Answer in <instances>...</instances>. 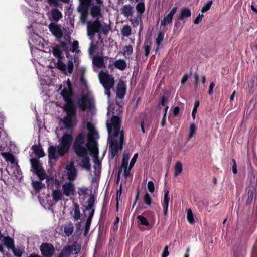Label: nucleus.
I'll list each match as a JSON object with an SVG mask.
<instances>
[{
  "instance_id": "f257e3e1",
  "label": "nucleus",
  "mask_w": 257,
  "mask_h": 257,
  "mask_svg": "<svg viewBox=\"0 0 257 257\" xmlns=\"http://www.w3.org/2000/svg\"><path fill=\"white\" fill-rule=\"evenodd\" d=\"M86 127L88 130L87 142H85L86 134L82 131L76 138L73 147L77 156L76 159L77 166L81 169L86 171H90L91 166L90 160L88 156V150L94 158V165L92 182H95L99 179L101 169V162L97 159L98 149L96 139L99 138V135L91 122H87Z\"/></svg>"
},
{
  "instance_id": "f03ea898",
  "label": "nucleus",
  "mask_w": 257,
  "mask_h": 257,
  "mask_svg": "<svg viewBox=\"0 0 257 257\" xmlns=\"http://www.w3.org/2000/svg\"><path fill=\"white\" fill-rule=\"evenodd\" d=\"M63 100L62 102H57V105L62 107L66 112V116L61 120L65 126L71 128L76 122V109L72 101V91L69 79L61 84L58 89Z\"/></svg>"
},
{
  "instance_id": "7ed1b4c3",
  "label": "nucleus",
  "mask_w": 257,
  "mask_h": 257,
  "mask_svg": "<svg viewBox=\"0 0 257 257\" xmlns=\"http://www.w3.org/2000/svg\"><path fill=\"white\" fill-rule=\"evenodd\" d=\"M120 118L116 116H113L111 119V122L107 123L112 158L114 157L122 147L124 134L123 131L120 129Z\"/></svg>"
},
{
  "instance_id": "20e7f679",
  "label": "nucleus",
  "mask_w": 257,
  "mask_h": 257,
  "mask_svg": "<svg viewBox=\"0 0 257 257\" xmlns=\"http://www.w3.org/2000/svg\"><path fill=\"white\" fill-rule=\"evenodd\" d=\"M51 52L53 55L58 59L56 64L57 68L62 70L65 74H71L73 71V62L72 60L68 61V65H66L62 62V59L63 57V53L65 52L66 56L69 58L68 47L67 44L62 42L59 45H55L52 47Z\"/></svg>"
},
{
  "instance_id": "39448f33",
  "label": "nucleus",
  "mask_w": 257,
  "mask_h": 257,
  "mask_svg": "<svg viewBox=\"0 0 257 257\" xmlns=\"http://www.w3.org/2000/svg\"><path fill=\"white\" fill-rule=\"evenodd\" d=\"M71 134L65 133L59 140V144L50 146L49 148V157L51 159H57L63 156L68 150L72 142Z\"/></svg>"
},
{
  "instance_id": "423d86ee",
  "label": "nucleus",
  "mask_w": 257,
  "mask_h": 257,
  "mask_svg": "<svg viewBox=\"0 0 257 257\" xmlns=\"http://www.w3.org/2000/svg\"><path fill=\"white\" fill-rule=\"evenodd\" d=\"M32 149L35 156L34 158L30 159L32 168L41 180H44L46 178L47 175L42 169L41 164L39 161L40 158L44 156V152L41 146L36 145H33L32 147Z\"/></svg>"
},
{
  "instance_id": "0eeeda50",
  "label": "nucleus",
  "mask_w": 257,
  "mask_h": 257,
  "mask_svg": "<svg viewBox=\"0 0 257 257\" xmlns=\"http://www.w3.org/2000/svg\"><path fill=\"white\" fill-rule=\"evenodd\" d=\"M87 34L89 36H93L95 33H103L107 35L109 31V27L104 23H101L98 20L94 22H87Z\"/></svg>"
},
{
  "instance_id": "6e6552de",
  "label": "nucleus",
  "mask_w": 257,
  "mask_h": 257,
  "mask_svg": "<svg viewBox=\"0 0 257 257\" xmlns=\"http://www.w3.org/2000/svg\"><path fill=\"white\" fill-rule=\"evenodd\" d=\"M138 153H135L134 154L133 157L131 159L129 166L128 167V160L130 159V155H128V154H127L126 153H123V156L122 160V164H121V167H120V168L119 169V171H118V176L120 175L121 172L123 170L124 171L123 175H124V176L125 178H127V177H128L131 175L130 171H131V169L132 168V167H133V166L134 165V164L137 160V159L138 158Z\"/></svg>"
},
{
  "instance_id": "1a4fd4ad",
  "label": "nucleus",
  "mask_w": 257,
  "mask_h": 257,
  "mask_svg": "<svg viewBox=\"0 0 257 257\" xmlns=\"http://www.w3.org/2000/svg\"><path fill=\"white\" fill-rule=\"evenodd\" d=\"M99 78L101 84L105 89V94L109 98L110 96V90L113 87L114 84V78L107 72L101 71L99 73Z\"/></svg>"
},
{
  "instance_id": "9d476101",
  "label": "nucleus",
  "mask_w": 257,
  "mask_h": 257,
  "mask_svg": "<svg viewBox=\"0 0 257 257\" xmlns=\"http://www.w3.org/2000/svg\"><path fill=\"white\" fill-rule=\"evenodd\" d=\"M36 70L40 81V84L41 85H52L56 82L57 78L54 74H53L54 73L55 70H56V69H54L53 70V69L51 68H48L46 75L42 74L41 72H39L38 71L37 68H36Z\"/></svg>"
},
{
  "instance_id": "9b49d317",
  "label": "nucleus",
  "mask_w": 257,
  "mask_h": 257,
  "mask_svg": "<svg viewBox=\"0 0 257 257\" xmlns=\"http://www.w3.org/2000/svg\"><path fill=\"white\" fill-rule=\"evenodd\" d=\"M78 104L83 111L91 109L93 105V100L92 96L89 93L84 95L79 100Z\"/></svg>"
},
{
  "instance_id": "f8f14e48",
  "label": "nucleus",
  "mask_w": 257,
  "mask_h": 257,
  "mask_svg": "<svg viewBox=\"0 0 257 257\" xmlns=\"http://www.w3.org/2000/svg\"><path fill=\"white\" fill-rule=\"evenodd\" d=\"M67 176L69 181H74L77 176V171L74 166V161L68 162L66 166Z\"/></svg>"
},
{
  "instance_id": "ddd939ff",
  "label": "nucleus",
  "mask_w": 257,
  "mask_h": 257,
  "mask_svg": "<svg viewBox=\"0 0 257 257\" xmlns=\"http://www.w3.org/2000/svg\"><path fill=\"white\" fill-rule=\"evenodd\" d=\"M62 190L64 195L68 197L74 195L75 191L74 183L70 181L65 182L62 185Z\"/></svg>"
},
{
  "instance_id": "4468645a",
  "label": "nucleus",
  "mask_w": 257,
  "mask_h": 257,
  "mask_svg": "<svg viewBox=\"0 0 257 257\" xmlns=\"http://www.w3.org/2000/svg\"><path fill=\"white\" fill-rule=\"evenodd\" d=\"M42 255L45 257H51L54 252V248L52 245L43 243L40 246Z\"/></svg>"
},
{
  "instance_id": "2eb2a0df",
  "label": "nucleus",
  "mask_w": 257,
  "mask_h": 257,
  "mask_svg": "<svg viewBox=\"0 0 257 257\" xmlns=\"http://www.w3.org/2000/svg\"><path fill=\"white\" fill-rule=\"evenodd\" d=\"M49 29L50 31L57 38H61L62 37L63 33L60 25L54 23H51L49 25Z\"/></svg>"
},
{
  "instance_id": "dca6fc26",
  "label": "nucleus",
  "mask_w": 257,
  "mask_h": 257,
  "mask_svg": "<svg viewBox=\"0 0 257 257\" xmlns=\"http://www.w3.org/2000/svg\"><path fill=\"white\" fill-rule=\"evenodd\" d=\"M63 249L66 251L69 256L71 254L75 255L80 252L81 246L76 242H75L71 245L64 247Z\"/></svg>"
},
{
  "instance_id": "f3484780",
  "label": "nucleus",
  "mask_w": 257,
  "mask_h": 257,
  "mask_svg": "<svg viewBox=\"0 0 257 257\" xmlns=\"http://www.w3.org/2000/svg\"><path fill=\"white\" fill-rule=\"evenodd\" d=\"M49 19L58 22L62 18V13L57 8L52 9L49 13Z\"/></svg>"
},
{
  "instance_id": "a211bd4d",
  "label": "nucleus",
  "mask_w": 257,
  "mask_h": 257,
  "mask_svg": "<svg viewBox=\"0 0 257 257\" xmlns=\"http://www.w3.org/2000/svg\"><path fill=\"white\" fill-rule=\"evenodd\" d=\"M114 67L120 70H123L126 67V63L124 60L120 59L115 61H113L112 63L109 64V68L113 69Z\"/></svg>"
},
{
  "instance_id": "6ab92c4d",
  "label": "nucleus",
  "mask_w": 257,
  "mask_h": 257,
  "mask_svg": "<svg viewBox=\"0 0 257 257\" xmlns=\"http://www.w3.org/2000/svg\"><path fill=\"white\" fill-rule=\"evenodd\" d=\"M176 11L177 7H174L170 12V13L166 16L164 17L163 19L161 21V25L164 26L172 23L173 16L175 14Z\"/></svg>"
},
{
  "instance_id": "aec40b11",
  "label": "nucleus",
  "mask_w": 257,
  "mask_h": 257,
  "mask_svg": "<svg viewBox=\"0 0 257 257\" xmlns=\"http://www.w3.org/2000/svg\"><path fill=\"white\" fill-rule=\"evenodd\" d=\"M80 5L78 8V11L81 14L87 13L89 7L91 5L92 0H80Z\"/></svg>"
},
{
  "instance_id": "412c9836",
  "label": "nucleus",
  "mask_w": 257,
  "mask_h": 257,
  "mask_svg": "<svg viewBox=\"0 0 257 257\" xmlns=\"http://www.w3.org/2000/svg\"><path fill=\"white\" fill-rule=\"evenodd\" d=\"M126 88L125 85L123 82H119L117 85L116 89V95L117 96L121 99L125 94Z\"/></svg>"
},
{
  "instance_id": "4be33fe9",
  "label": "nucleus",
  "mask_w": 257,
  "mask_h": 257,
  "mask_svg": "<svg viewBox=\"0 0 257 257\" xmlns=\"http://www.w3.org/2000/svg\"><path fill=\"white\" fill-rule=\"evenodd\" d=\"M70 214L72 217L75 221H77L80 218L81 213L78 204L76 203L74 204L72 210L70 212Z\"/></svg>"
},
{
  "instance_id": "5701e85b",
  "label": "nucleus",
  "mask_w": 257,
  "mask_h": 257,
  "mask_svg": "<svg viewBox=\"0 0 257 257\" xmlns=\"http://www.w3.org/2000/svg\"><path fill=\"white\" fill-rule=\"evenodd\" d=\"M169 200L170 198L169 196V190H166L165 191L163 200L162 202V205L163 207L164 214L165 216L167 214Z\"/></svg>"
},
{
  "instance_id": "b1692460",
  "label": "nucleus",
  "mask_w": 257,
  "mask_h": 257,
  "mask_svg": "<svg viewBox=\"0 0 257 257\" xmlns=\"http://www.w3.org/2000/svg\"><path fill=\"white\" fill-rule=\"evenodd\" d=\"M101 6L99 5H92L90 9V14L94 18L97 19H99L101 16L100 8Z\"/></svg>"
},
{
  "instance_id": "393cba45",
  "label": "nucleus",
  "mask_w": 257,
  "mask_h": 257,
  "mask_svg": "<svg viewBox=\"0 0 257 257\" xmlns=\"http://www.w3.org/2000/svg\"><path fill=\"white\" fill-rule=\"evenodd\" d=\"M133 9V7L130 5H125L122 7L120 10L122 14L126 17H128L132 15Z\"/></svg>"
},
{
  "instance_id": "a878e982",
  "label": "nucleus",
  "mask_w": 257,
  "mask_h": 257,
  "mask_svg": "<svg viewBox=\"0 0 257 257\" xmlns=\"http://www.w3.org/2000/svg\"><path fill=\"white\" fill-rule=\"evenodd\" d=\"M64 232L65 235L68 237L70 236L73 232L74 226L72 223L69 222L64 225Z\"/></svg>"
},
{
  "instance_id": "bb28decb",
  "label": "nucleus",
  "mask_w": 257,
  "mask_h": 257,
  "mask_svg": "<svg viewBox=\"0 0 257 257\" xmlns=\"http://www.w3.org/2000/svg\"><path fill=\"white\" fill-rule=\"evenodd\" d=\"M63 195V192L60 190L56 189L53 191L52 193V196L53 200L55 202L61 200Z\"/></svg>"
},
{
  "instance_id": "cd10ccee",
  "label": "nucleus",
  "mask_w": 257,
  "mask_h": 257,
  "mask_svg": "<svg viewBox=\"0 0 257 257\" xmlns=\"http://www.w3.org/2000/svg\"><path fill=\"white\" fill-rule=\"evenodd\" d=\"M94 213V210H92L91 211L90 214L88 215V218L87 219V221L85 226V231L84 233L86 235L87 234L89 231L90 225L91 223L92 219L93 217Z\"/></svg>"
},
{
  "instance_id": "c85d7f7f",
  "label": "nucleus",
  "mask_w": 257,
  "mask_h": 257,
  "mask_svg": "<svg viewBox=\"0 0 257 257\" xmlns=\"http://www.w3.org/2000/svg\"><path fill=\"white\" fill-rule=\"evenodd\" d=\"M1 241L8 249H11L12 248H14V241L11 237L9 236L4 237Z\"/></svg>"
},
{
  "instance_id": "c756f323",
  "label": "nucleus",
  "mask_w": 257,
  "mask_h": 257,
  "mask_svg": "<svg viewBox=\"0 0 257 257\" xmlns=\"http://www.w3.org/2000/svg\"><path fill=\"white\" fill-rule=\"evenodd\" d=\"M78 42L77 41H74L70 48V51H71L72 52H75L76 53L74 56V63H75L76 61V54H78L80 52V50L78 49Z\"/></svg>"
},
{
  "instance_id": "7c9ffc66",
  "label": "nucleus",
  "mask_w": 257,
  "mask_h": 257,
  "mask_svg": "<svg viewBox=\"0 0 257 257\" xmlns=\"http://www.w3.org/2000/svg\"><path fill=\"white\" fill-rule=\"evenodd\" d=\"M191 13L190 10L188 8H184L181 9L179 19L182 20L185 17H189Z\"/></svg>"
},
{
  "instance_id": "2f4dec72",
  "label": "nucleus",
  "mask_w": 257,
  "mask_h": 257,
  "mask_svg": "<svg viewBox=\"0 0 257 257\" xmlns=\"http://www.w3.org/2000/svg\"><path fill=\"white\" fill-rule=\"evenodd\" d=\"M2 156L6 160L7 162H10L11 163H14L15 162V158L14 156L9 153H2Z\"/></svg>"
},
{
  "instance_id": "473e14b6",
  "label": "nucleus",
  "mask_w": 257,
  "mask_h": 257,
  "mask_svg": "<svg viewBox=\"0 0 257 257\" xmlns=\"http://www.w3.org/2000/svg\"><path fill=\"white\" fill-rule=\"evenodd\" d=\"M93 64L98 68H102L104 65L103 59L100 57H94L93 59Z\"/></svg>"
},
{
  "instance_id": "72a5a7b5",
  "label": "nucleus",
  "mask_w": 257,
  "mask_h": 257,
  "mask_svg": "<svg viewBox=\"0 0 257 257\" xmlns=\"http://www.w3.org/2000/svg\"><path fill=\"white\" fill-rule=\"evenodd\" d=\"M197 130V126L193 123H192L189 125V135L188 139H191Z\"/></svg>"
},
{
  "instance_id": "f704fd0d",
  "label": "nucleus",
  "mask_w": 257,
  "mask_h": 257,
  "mask_svg": "<svg viewBox=\"0 0 257 257\" xmlns=\"http://www.w3.org/2000/svg\"><path fill=\"white\" fill-rule=\"evenodd\" d=\"M182 171V164L180 162H177L174 167V175L177 176Z\"/></svg>"
},
{
  "instance_id": "c9c22d12",
  "label": "nucleus",
  "mask_w": 257,
  "mask_h": 257,
  "mask_svg": "<svg viewBox=\"0 0 257 257\" xmlns=\"http://www.w3.org/2000/svg\"><path fill=\"white\" fill-rule=\"evenodd\" d=\"M187 213V219L190 224H193L195 222L194 217L192 210L190 209H187L186 210Z\"/></svg>"
},
{
  "instance_id": "e433bc0d",
  "label": "nucleus",
  "mask_w": 257,
  "mask_h": 257,
  "mask_svg": "<svg viewBox=\"0 0 257 257\" xmlns=\"http://www.w3.org/2000/svg\"><path fill=\"white\" fill-rule=\"evenodd\" d=\"M94 203V199L93 197H90L88 201V204L86 206L85 211H89V214H90L91 210H94L93 209V207Z\"/></svg>"
},
{
  "instance_id": "4c0bfd02",
  "label": "nucleus",
  "mask_w": 257,
  "mask_h": 257,
  "mask_svg": "<svg viewBox=\"0 0 257 257\" xmlns=\"http://www.w3.org/2000/svg\"><path fill=\"white\" fill-rule=\"evenodd\" d=\"M121 34L123 36L128 37L131 34V28L128 25H124L121 30Z\"/></svg>"
},
{
  "instance_id": "58836bf2",
  "label": "nucleus",
  "mask_w": 257,
  "mask_h": 257,
  "mask_svg": "<svg viewBox=\"0 0 257 257\" xmlns=\"http://www.w3.org/2000/svg\"><path fill=\"white\" fill-rule=\"evenodd\" d=\"M32 186L34 189L37 191H39L44 186V184H43L40 181H32Z\"/></svg>"
},
{
  "instance_id": "ea45409f",
  "label": "nucleus",
  "mask_w": 257,
  "mask_h": 257,
  "mask_svg": "<svg viewBox=\"0 0 257 257\" xmlns=\"http://www.w3.org/2000/svg\"><path fill=\"white\" fill-rule=\"evenodd\" d=\"M143 200L145 204L150 205L152 203L151 197L148 193H146L143 197Z\"/></svg>"
},
{
  "instance_id": "a19ab883",
  "label": "nucleus",
  "mask_w": 257,
  "mask_h": 257,
  "mask_svg": "<svg viewBox=\"0 0 257 257\" xmlns=\"http://www.w3.org/2000/svg\"><path fill=\"white\" fill-rule=\"evenodd\" d=\"M212 4V1H209L205 3L202 8L201 12L204 13L209 10Z\"/></svg>"
},
{
  "instance_id": "79ce46f5",
  "label": "nucleus",
  "mask_w": 257,
  "mask_h": 257,
  "mask_svg": "<svg viewBox=\"0 0 257 257\" xmlns=\"http://www.w3.org/2000/svg\"><path fill=\"white\" fill-rule=\"evenodd\" d=\"M137 11L141 14H143L145 10V4L143 2H140L136 6Z\"/></svg>"
},
{
  "instance_id": "37998d69",
  "label": "nucleus",
  "mask_w": 257,
  "mask_h": 257,
  "mask_svg": "<svg viewBox=\"0 0 257 257\" xmlns=\"http://www.w3.org/2000/svg\"><path fill=\"white\" fill-rule=\"evenodd\" d=\"M13 250L14 254L17 257H21L23 252L22 249L20 248H16L14 246V248L11 249Z\"/></svg>"
},
{
  "instance_id": "c03bdc74",
  "label": "nucleus",
  "mask_w": 257,
  "mask_h": 257,
  "mask_svg": "<svg viewBox=\"0 0 257 257\" xmlns=\"http://www.w3.org/2000/svg\"><path fill=\"white\" fill-rule=\"evenodd\" d=\"M137 218L139 220L141 224L145 226H148L149 225L148 221L145 217L138 215Z\"/></svg>"
},
{
  "instance_id": "a18cd8bd",
  "label": "nucleus",
  "mask_w": 257,
  "mask_h": 257,
  "mask_svg": "<svg viewBox=\"0 0 257 257\" xmlns=\"http://www.w3.org/2000/svg\"><path fill=\"white\" fill-rule=\"evenodd\" d=\"M199 105V102L197 101L194 103V108L193 109V111L192 112V116L193 119L194 120L195 119V114L197 112V109Z\"/></svg>"
},
{
  "instance_id": "49530a36",
  "label": "nucleus",
  "mask_w": 257,
  "mask_h": 257,
  "mask_svg": "<svg viewBox=\"0 0 257 257\" xmlns=\"http://www.w3.org/2000/svg\"><path fill=\"white\" fill-rule=\"evenodd\" d=\"M164 38V34L162 33H159L157 38H156V44L158 46V47L160 46V44L161 43L162 41H163ZM158 49V48H157Z\"/></svg>"
},
{
  "instance_id": "de8ad7c7",
  "label": "nucleus",
  "mask_w": 257,
  "mask_h": 257,
  "mask_svg": "<svg viewBox=\"0 0 257 257\" xmlns=\"http://www.w3.org/2000/svg\"><path fill=\"white\" fill-rule=\"evenodd\" d=\"M147 188L150 193H152L154 192L155 186H154V184L152 181H150L148 182Z\"/></svg>"
},
{
  "instance_id": "09e8293b",
  "label": "nucleus",
  "mask_w": 257,
  "mask_h": 257,
  "mask_svg": "<svg viewBox=\"0 0 257 257\" xmlns=\"http://www.w3.org/2000/svg\"><path fill=\"white\" fill-rule=\"evenodd\" d=\"M133 53V47L131 45L126 46L124 48L125 55H130Z\"/></svg>"
},
{
  "instance_id": "8fccbe9b",
  "label": "nucleus",
  "mask_w": 257,
  "mask_h": 257,
  "mask_svg": "<svg viewBox=\"0 0 257 257\" xmlns=\"http://www.w3.org/2000/svg\"><path fill=\"white\" fill-rule=\"evenodd\" d=\"M130 21L134 27H136L139 25V18L138 17H134V18L130 19Z\"/></svg>"
},
{
  "instance_id": "3c124183",
  "label": "nucleus",
  "mask_w": 257,
  "mask_h": 257,
  "mask_svg": "<svg viewBox=\"0 0 257 257\" xmlns=\"http://www.w3.org/2000/svg\"><path fill=\"white\" fill-rule=\"evenodd\" d=\"M50 6L57 7L59 5V0H47Z\"/></svg>"
},
{
  "instance_id": "603ef678",
  "label": "nucleus",
  "mask_w": 257,
  "mask_h": 257,
  "mask_svg": "<svg viewBox=\"0 0 257 257\" xmlns=\"http://www.w3.org/2000/svg\"><path fill=\"white\" fill-rule=\"evenodd\" d=\"M204 15L203 14H199L198 16L194 20V23L195 24H198L200 23V22L202 20Z\"/></svg>"
},
{
  "instance_id": "864d4df0",
  "label": "nucleus",
  "mask_w": 257,
  "mask_h": 257,
  "mask_svg": "<svg viewBox=\"0 0 257 257\" xmlns=\"http://www.w3.org/2000/svg\"><path fill=\"white\" fill-rule=\"evenodd\" d=\"M255 78H254L253 79H251L250 82L249 84V86L250 87L249 91L250 92H252L253 91V87H254V82H255Z\"/></svg>"
},
{
  "instance_id": "5fc2aeb1",
  "label": "nucleus",
  "mask_w": 257,
  "mask_h": 257,
  "mask_svg": "<svg viewBox=\"0 0 257 257\" xmlns=\"http://www.w3.org/2000/svg\"><path fill=\"white\" fill-rule=\"evenodd\" d=\"M169 255L168 247L166 246L164 248L163 252L162 254V257H167Z\"/></svg>"
},
{
  "instance_id": "6e6d98bb",
  "label": "nucleus",
  "mask_w": 257,
  "mask_h": 257,
  "mask_svg": "<svg viewBox=\"0 0 257 257\" xmlns=\"http://www.w3.org/2000/svg\"><path fill=\"white\" fill-rule=\"evenodd\" d=\"M144 52H145V55L146 56H147L150 53V48L149 45H145L144 47Z\"/></svg>"
},
{
  "instance_id": "4d7b16f0",
  "label": "nucleus",
  "mask_w": 257,
  "mask_h": 257,
  "mask_svg": "<svg viewBox=\"0 0 257 257\" xmlns=\"http://www.w3.org/2000/svg\"><path fill=\"white\" fill-rule=\"evenodd\" d=\"M232 161H233L232 172L234 174H236L237 172V170L236 162L234 159H233Z\"/></svg>"
},
{
  "instance_id": "13d9d810",
  "label": "nucleus",
  "mask_w": 257,
  "mask_h": 257,
  "mask_svg": "<svg viewBox=\"0 0 257 257\" xmlns=\"http://www.w3.org/2000/svg\"><path fill=\"white\" fill-rule=\"evenodd\" d=\"M87 16V13L85 14H81V20L82 23H85Z\"/></svg>"
},
{
  "instance_id": "bf43d9fd",
  "label": "nucleus",
  "mask_w": 257,
  "mask_h": 257,
  "mask_svg": "<svg viewBox=\"0 0 257 257\" xmlns=\"http://www.w3.org/2000/svg\"><path fill=\"white\" fill-rule=\"evenodd\" d=\"M214 86H215V84L214 82H212L210 86H209V91H208V93L209 95H211L212 93H213V88L214 87Z\"/></svg>"
},
{
  "instance_id": "052dcab7",
  "label": "nucleus",
  "mask_w": 257,
  "mask_h": 257,
  "mask_svg": "<svg viewBox=\"0 0 257 257\" xmlns=\"http://www.w3.org/2000/svg\"><path fill=\"white\" fill-rule=\"evenodd\" d=\"M69 255L66 253V251L63 249L62 250L60 254L58 255V257H69Z\"/></svg>"
},
{
  "instance_id": "680f3d73",
  "label": "nucleus",
  "mask_w": 257,
  "mask_h": 257,
  "mask_svg": "<svg viewBox=\"0 0 257 257\" xmlns=\"http://www.w3.org/2000/svg\"><path fill=\"white\" fill-rule=\"evenodd\" d=\"M119 218L118 217H117L116 218V219L115 220V222H114V226L113 227V228L114 229V230H117V225H118V224L119 223Z\"/></svg>"
},
{
  "instance_id": "e2e57ef3",
  "label": "nucleus",
  "mask_w": 257,
  "mask_h": 257,
  "mask_svg": "<svg viewBox=\"0 0 257 257\" xmlns=\"http://www.w3.org/2000/svg\"><path fill=\"white\" fill-rule=\"evenodd\" d=\"M179 111H180V108L178 106L175 107L174 108L173 111L174 116H177L179 114Z\"/></svg>"
},
{
  "instance_id": "0e129e2a",
  "label": "nucleus",
  "mask_w": 257,
  "mask_h": 257,
  "mask_svg": "<svg viewBox=\"0 0 257 257\" xmlns=\"http://www.w3.org/2000/svg\"><path fill=\"white\" fill-rule=\"evenodd\" d=\"M87 189L85 187L79 188L78 194L80 195L84 194L86 193Z\"/></svg>"
},
{
  "instance_id": "69168bd1",
  "label": "nucleus",
  "mask_w": 257,
  "mask_h": 257,
  "mask_svg": "<svg viewBox=\"0 0 257 257\" xmlns=\"http://www.w3.org/2000/svg\"><path fill=\"white\" fill-rule=\"evenodd\" d=\"M188 78V75L187 74H184V75L182 77L181 83L184 84L185 83L186 81L187 80Z\"/></svg>"
},
{
  "instance_id": "338daca9",
  "label": "nucleus",
  "mask_w": 257,
  "mask_h": 257,
  "mask_svg": "<svg viewBox=\"0 0 257 257\" xmlns=\"http://www.w3.org/2000/svg\"><path fill=\"white\" fill-rule=\"evenodd\" d=\"M167 102V99L164 97H163L161 100V104L163 106H165Z\"/></svg>"
},
{
  "instance_id": "774afa93",
  "label": "nucleus",
  "mask_w": 257,
  "mask_h": 257,
  "mask_svg": "<svg viewBox=\"0 0 257 257\" xmlns=\"http://www.w3.org/2000/svg\"><path fill=\"white\" fill-rule=\"evenodd\" d=\"M235 95H236V91L234 90L233 91V92L232 93V94H231V95L230 96V101H232V100H234V98L235 97Z\"/></svg>"
}]
</instances>
